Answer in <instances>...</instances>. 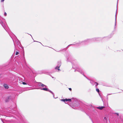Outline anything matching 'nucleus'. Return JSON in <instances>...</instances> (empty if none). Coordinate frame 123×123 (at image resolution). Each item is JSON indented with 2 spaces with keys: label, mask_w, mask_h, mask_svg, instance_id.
<instances>
[{
  "label": "nucleus",
  "mask_w": 123,
  "mask_h": 123,
  "mask_svg": "<svg viewBox=\"0 0 123 123\" xmlns=\"http://www.w3.org/2000/svg\"><path fill=\"white\" fill-rule=\"evenodd\" d=\"M90 83L92 84V85H94V84H95L96 82H95L91 80L90 81Z\"/></svg>",
  "instance_id": "obj_10"
},
{
  "label": "nucleus",
  "mask_w": 123,
  "mask_h": 123,
  "mask_svg": "<svg viewBox=\"0 0 123 123\" xmlns=\"http://www.w3.org/2000/svg\"><path fill=\"white\" fill-rule=\"evenodd\" d=\"M62 51V50H60V51H56L57 52H59L60 51Z\"/></svg>",
  "instance_id": "obj_28"
},
{
  "label": "nucleus",
  "mask_w": 123,
  "mask_h": 123,
  "mask_svg": "<svg viewBox=\"0 0 123 123\" xmlns=\"http://www.w3.org/2000/svg\"><path fill=\"white\" fill-rule=\"evenodd\" d=\"M31 35V36L32 37V36L31 35Z\"/></svg>",
  "instance_id": "obj_30"
},
{
  "label": "nucleus",
  "mask_w": 123,
  "mask_h": 123,
  "mask_svg": "<svg viewBox=\"0 0 123 123\" xmlns=\"http://www.w3.org/2000/svg\"><path fill=\"white\" fill-rule=\"evenodd\" d=\"M5 0H1V2H3Z\"/></svg>",
  "instance_id": "obj_22"
},
{
  "label": "nucleus",
  "mask_w": 123,
  "mask_h": 123,
  "mask_svg": "<svg viewBox=\"0 0 123 123\" xmlns=\"http://www.w3.org/2000/svg\"><path fill=\"white\" fill-rule=\"evenodd\" d=\"M88 111L94 115H96L98 111L96 108L93 107L91 105H90L88 107Z\"/></svg>",
  "instance_id": "obj_4"
},
{
  "label": "nucleus",
  "mask_w": 123,
  "mask_h": 123,
  "mask_svg": "<svg viewBox=\"0 0 123 123\" xmlns=\"http://www.w3.org/2000/svg\"><path fill=\"white\" fill-rule=\"evenodd\" d=\"M105 107L104 106H99L97 107L96 108H97L98 109L100 110H102Z\"/></svg>",
  "instance_id": "obj_7"
},
{
  "label": "nucleus",
  "mask_w": 123,
  "mask_h": 123,
  "mask_svg": "<svg viewBox=\"0 0 123 123\" xmlns=\"http://www.w3.org/2000/svg\"><path fill=\"white\" fill-rule=\"evenodd\" d=\"M112 94H108L107 95V96L108 95H111Z\"/></svg>",
  "instance_id": "obj_26"
},
{
  "label": "nucleus",
  "mask_w": 123,
  "mask_h": 123,
  "mask_svg": "<svg viewBox=\"0 0 123 123\" xmlns=\"http://www.w3.org/2000/svg\"><path fill=\"white\" fill-rule=\"evenodd\" d=\"M41 90H43L44 91H49L53 95V97L54 98H55L54 97V94L53 92H52L51 91L49 90V89L47 88H41Z\"/></svg>",
  "instance_id": "obj_5"
},
{
  "label": "nucleus",
  "mask_w": 123,
  "mask_h": 123,
  "mask_svg": "<svg viewBox=\"0 0 123 123\" xmlns=\"http://www.w3.org/2000/svg\"><path fill=\"white\" fill-rule=\"evenodd\" d=\"M0 23L4 29L8 33L11 37L12 38L11 34H12V33L10 32L8 28L7 27V25L5 19L3 18L0 19Z\"/></svg>",
  "instance_id": "obj_3"
},
{
  "label": "nucleus",
  "mask_w": 123,
  "mask_h": 123,
  "mask_svg": "<svg viewBox=\"0 0 123 123\" xmlns=\"http://www.w3.org/2000/svg\"><path fill=\"white\" fill-rule=\"evenodd\" d=\"M61 101L64 102H65V103H66V99H61Z\"/></svg>",
  "instance_id": "obj_11"
},
{
  "label": "nucleus",
  "mask_w": 123,
  "mask_h": 123,
  "mask_svg": "<svg viewBox=\"0 0 123 123\" xmlns=\"http://www.w3.org/2000/svg\"><path fill=\"white\" fill-rule=\"evenodd\" d=\"M104 119L105 120H106V117H105L104 118Z\"/></svg>",
  "instance_id": "obj_25"
},
{
  "label": "nucleus",
  "mask_w": 123,
  "mask_h": 123,
  "mask_svg": "<svg viewBox=\"0 0 123 123\" xmlns=\"http://www.w3.org/2000/svg\"><path fill=\"white\" fill-rule=\"evenodd\" d=\"M41 44V43L40 42H39Z\"/></svg>",
  "instance_id": "obj_32"
},
{
  "label": "nucleus",
  "mask_w": 123,
  "mask_h": 123,
  "mask_svg": "<svg viewBox=\"0 0 123 123\" xmlns=\"http://www.w3.org/2000/svg\"><path fill=\"white\" fill-rule=\"evenodd\" d=\"M99 38H95L91 39H87L83 41L76 43L75 44V45L76 47H78L81 45H84L88 44L89 43L92 41L99 40Z\"/></svg>",
  "instance_id": "obj_2"
},
{
  "label": "nucleus",
  "mask_w": 123,
  "mask_h": 123,
  "mask_svg": "<svg viewBox=\"0 0 123 123\" xmlns=\"http://www.w3.org/2000/svg\"><path fill=\"white\" fill-rule=\"evenodd\" d=\"M23 84L24 85H26V83L25 82H23Z\"/></svg>",
  "instance_id": "obj_19"
},
{
  "label": "nucleus",
  "mask_w": 123,
  "mask_h": 123,
  "mask_svg": "<svg viewBox=\"0 0 123 123\" xmlns=\"http://www.w3.org/2000/svg\"><path fill=\"white\" fill-rule=\"evenodd\" d=\"M69 89L70 91H71L72 90V89L71 88H69Z\"/></svg>",
  "instance_id": "obj_21"
},
{
  "label": "nucleus",
  "mask_w": 123,
  "mask_h": 123,
  "mask_svg": "<svg viewBox=\"0 0 123 123\" xmlns=\"http://www.w3.org/2000/svg\"><path fill=\"white\" fill-rule=\"evenodd\" d=\"M61 66V62H58L57 63V66L55 68V69L56 70L57 69L59 71L60 70L59 68Z\"/></svg>",
  "instance_id": "obj_6"
},
{
  "label": "nucleus",
  "mask_w": 123,
  "mask_h": 123,
  "mask_svg": "<svg viewBox=\"0 0 123 123\" xmlns=\"http://www.w3.org/2000/svg\"><path fill=\"white\" fill-rule=\"evenodd\" d=\"M3 86L4 88L6 89H8L9 88L8 86L6 84H4Z\"/></svg>",
  "instance_id": "obj_8"
},
{
  "label": "nucleus",
  "mask_w": 123,
  "mask_h": 123,
  "mask_svg": "<svg viewBox=\"0 0 123 123\" xmlns=\"http://www.w3.org/2000/svg\"><path fill=\"white\" fill-rule=\"evenodd\" d=\"M96 91L97 92H98V93H99V94L100 96L101 97V96L100 95V94L99 93V89H98V88H96Z\"/></svg>",
  "instance_id": "obj_12"
},
{
  "label": "nucleus",
  "mask_w": 123,
  "mask_h": 123,
  "mask_svg": "<svg viewBox=\"0 0 123 123\" xmlns=\"http://www.w3.org/2000/svg\"><path fill=\"white\" fill-rule=\"evenodd\" d=\"M18 54H19V52L16 51V55H18Z\"/></svg>",
  "instance_id": "obj_17"
},
{
  "label": "nucleus",
  "mask_w": 123,
  "mask_h": 123,
  "mask_svg": "<svg viewBox=\"0 0 123 123\" xmlns=\"http://www.w3.org/2000/svg\"><path fill=\"white\" fill-rule=\"evenodd\" d=\"M96 84L95 85V87H97V86L98 85V84L97 82H96Z\"/></svg>",
  "instance_id": "obj_16"
},
{
  "label": "nucleus",
  "mask_w": 123,
  "mask_h": 123,
  "mask_svg": "<svg viewBox=\"0 0 123 123\" xmlns=\"http://www.w3.org/2000/svg\"><path fill=\"white\" fill-rule=\"evenodd\" d=\"M66 102L68 101H69V102H71V99H66Z\"/></svg>",
  "instance_id": "obj_13"
},
{
  "label": "nucleus",
  "mask_w": 123,
  "mask_h": 123,
  "mask_svg": "<svg viewBox=\"0 0 123 123\" xmlns=\"http://www.w3.org/2000/svg\"><path fill=\"white\" fill-rule=\"evenodd\" d=\"M16 42H17V44H18V45L19 43H20V42H19V41H18H18H16Z\"/></svg>",
  "instance_id": "obj_20"
},
{
  "label": "nucleus",
  "mask_w": 123,
  "mask_h": 123,
  "mask_svg": "<svg viewBox=\"0 0 123 123\" xmlns=\"http://www.w3.org/2000/svg\"><path fill=\"white\" fill-rule=\"evenodd\" d=\"M115 114H117L118 116L119 114L118 113H116Z\"/></svg>",
  "instance_id": "obj_27"
},
{
  "label": "nucleus",
  "mask_w": 123,
  "mask_h": 123,
  "mask_svg": "<svg viewBox=\"0 0 123 123\" xmlns=\"http://www.w3.org/2000/svg\"><path fill=\"white\" fill-rule=\"evenodd\" d=\"M67 61L70 62L72 63L73 66L72 68L74 69H75L74 70L75 72L76 71H77L79 72L80 73L83 75V76L85 77L87 79L89 80L84 74V73L85 72V70L83 69L80 68L79 67L77 66H76V64L74 63V62H75V61L74 60L72 61L71 57H69L67 59Z\"/></svg>",
  "instance_id": "obj_1"
},
{
  "label": "nucleus",
  "mask_w": 123,
  "mask_h": 123,
  "mask_svg": "<svg viewBox=\"0 0 123 123\" xmlns=\"http://www.w3.org/2000/svg\"><path fill=\"white\" fill-rule=\"evenodd\" d=\"M41 86L42 87H46L47 86L45 85H44V84H42L41 85Z\"/></svg>",
  "instance_id": "obj_14"
},
{
  "label": "nucleus",
  "mask_w": 123,
  "mask_h": 123,
  "mask_svg": "<svg viewBox=\"0 0 123 123\" xmlns=\"http://www.w3.org/2000/svg\"><path fill=\"white\" fill-rule=\"evenodd\" d=\"M73 45V44H70V45H68V46L67 47V48H68V47L69 46H70V45Z\"/></svg>",
  "instance_id": "obj_24"
},
{
  "label": "nucleus",
  "mask_w": 123,
  "mask_h": 123,
  "mask_svg": "<svg viewBox=\"0 0 123 123\" xmlns=\"http://www.w3.org/2000/svg\"><path fill=\"white\" fill-rule=\"evenodd\" d=\"M34 41V42H36V41Z\"/></svg>",
  "instance_id": "obj_29"
},
{
  "label": "nucleus",
  "mask_w": 123,
  "mask_h": 123,
  "mask_svg": "<svg viewBox=\"0 0 123 123\" xmlns=\"http://www.w3.org/2000/svg\"><path fill=\"white\" fill-rule=\"evenodd\" d=\"M118 0H117V3H118Z\"/></svg>",
  "instance_id": "obj_31"
},
{
  "label": "nucleus",
  "mask_w": 123,
  "mask_h": 123,
  "mask_svg": "<svg viewBox=\"0 0 123 123\" xmlns=\"http://www.w3.org/2000/svg\"><path fill=\"white\" fill-rule=\"evenodd\" d=\"M116 13H117V12H116V14L115 15V27H114L115 29L116 28Z\"/></svg>",
  "instance_id": "obj_9"
},
{
  "label": "nucleus",
  "mask_w": 123,
  "mask_h": 123,
  "mask_svg": "<svg viewBox=\"0 0 123 123\" xmlns=\"http://www.w3.org/2000/svg\"><path fill=\"white\" fill-rule=\"evenodd\" d=\"M7 14L6 13V12H5L4 13V15L5 16H6Z\"/></svg>",
  "instance_id": "obj_18"
},
{
  "label": "nucleus",
  "mask_w": 123,
  "mask_h": 123,
  "mask_svg": "<svg viewBox=\"0 0 123 123\" xmlns=\"http://www.w3.org/2000/svg\"><path fill=\"white\" fill-rule=\"evenodd\" d=\"M10 98V96H9V97H8L7 98V99H9V98Z\"/></svg>",
  "instance_id": "obj_23"
},
{
  "label": "nucleus",
  "mask_w": 123,
  "mask_h": 123,
  "mask_svg": "<svg viewBox=\"0 0 123 123\" xmlns=\"http://www.w3.org/2000/svg\"><path fill=\"white\" fill-rule=\"evenodd\" d=\"M42 83L41 82H39L38 83V86H41V84H42Z\"/></svg>",
  "instance_id": "obj_15"
}]
</instances>
